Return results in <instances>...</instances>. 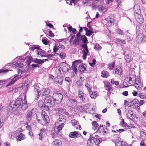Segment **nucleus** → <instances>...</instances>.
<instances>
[{
    "instance_id": "nucleus-1",
    "label": "nucleus",
    "mask_w": 146,
    "mask_h": 146,
    "mask_svg": "<svg viewBox=\"0 0 146 146\" xmlns=\"http://www.w3.org/2000/svg\"><path fill=\"white\" fill-rule=\"evenodd\" d=\"M135 80V77L132 75L128 76L125 79L123 84L125 87H128L132 85L135 82V86L138 90L141 89L143 87V84L140 79Z\"/></svg>"
},
{
    "instance_id": "nucleus-2",
    "label": "nucleus",
    "mask_w": 146,
    "mask_h": 146,
    "mask_svg": "<svg viewBox=\"0 0 146 146\" xmlns=\"http://www.w3.org/2000/svg\"><path fill=\"white\" fill-rule=\"evenodd\" d=\"M22 103V104L21 108L22 110H25L28 107L26 96H24L23 100L22 99L21 97L19 96L14 102H13L11 103L9 106L12 109L16 110L19 107Z\"/></svg>"
},
{
    "instance_id": "nucleus-3",
    "label": "nucleus",
    "mask_w": 146,
    "mask_h": 146,
    "mask_svg": "<svg viewBox=\"0 0 146 146\" xmlns=\"http://www.w3.org/2000/svg\"><path fill=\"white\" fill-rule=\"evenodd\" d=\"M27 57H25L24 56H21L16 57L15 59V60L17 61L19 60V61L17 62H14L12 63V67H15V68H22L23 66V63L21 62L24 61L25 59L27 58Z\"/></svg>"
},
{
    "instance_id": "nucleus-4",
    "label": "nucleus",
    "mask_w": 146,
    "mask_h": 146,
    "mask_svg": "<svg viewBox=\"0 0 146 146\" xmlns=\"http://www.w3.org/2000/svg\"><path fill=\"white\" fill-rule=\"evenodd\" d=\"M13 78H10L9 79H7L6 87L10 86L14 84L16 81L20 78V76L19 75H15Z\"/></svg>"
},
{
    "instance_id": "nucleus-5",
    "label": "nucleus",
    "mask_w": 146,
    "mask_h": 146,
    "mask_svg": "<svg viewBox=\"0 0 146 146\" xmlns=\"http://www.w3.org/2000/svg\"><path fill=\"white\" fill-rule=\"evenodd\" d=\"M53 102L54 104H60L62 102L63 98V96L60 93H54L53 95Z\"/></svg>"
},
{
    "instance_id": "nucleus-6",
    "label": "nucleus",
    "mask_w": 146,
    "mask_h": 146,
    "mask_svg": "<svg viewBox=\"0 0 146 146\" xmlns=\"http://www.w3.org/2000/svg\"><path fill=\"white\" fill-rule=\"evenodd\" d=\"M36 111L35 109H33L31 110L28 112L27 114L26 119L28 122H29L32 119L33 116L36 113Z\"/></svg>"
},
{
    "instance_id": "nucleus-7",
    "label": "nucleus",
    "mask_w": 146,
    "mask_h": 146,
    "mask_svg": "<svg viewBox=\"0 0 146 146\" xmlns=\"http://www.w3.org/2000/svg\"><path fill=\"white\" fill-rule=\"evenodd\" d=\"M53 97L50 96H48L46 97L44 100V104L45 105H47L51 106L53 102Z\"/></svg>"
},
{
    "instance_id": "nucleus-8",
    "label": "nucleus",
    "mask_w": 146,
    "mask_h": 146,
    "mask_svg": "<svg viewBox=\"0 0 146 146\" xmlns=\"http://www.w3.org/2000/svg\"><path fill=\"white\" fill-rule=\"evenodd\" d=\"M55 124L56 127L54 128V131L56 133L62 129L64 125L63 123H59L58 122H56Z\"/></svg>"
},
{
    "instance_id": "nucleus-9",
    "label": "nucleus",
    "mask_w": 146,
    "mask_h": 146,
    "mask_svg": "<svg viewBox=\"0 0 146 146\" xmlns=\"http://www.w3.org/2000/svg\"><path fill=\"white\" fill-rule=\"evenodd\" d=\"M60 68L63 72H66L69 70L70 67L67 63L65 62H61L60 64Z\"/></svg>"
},
{
    "instance_id": "nucleus-10",
    "label": "nucleus",
    "mask_w": 146,
    "mask_h": 146,
    "mask_svg": "<svg viewBox=\"0 0 146 146\" xmlns=\"http://www.w3.org/2000/svg\"><path fill=\"white\" fill-rule=\"evenodd\" d=\"M77 104L76 101L74 99H69L67 101V105L68 106L72 108L76 107Z\"/></svg>"
},
{
    "instance_id": "nucleus-11",
    "label": "nucleus",
    "mask_w": 146,
    "mask_h": 146,
    "mask_svg": "<svg viewBox=\"0 0 146 146\" xmlns=\"http://www.w3.org/2000/svg\"><path fill=\"white\" fill-rule=\"evenodd\" d=\"M135 16L136 21L140 24L142 23L144 21V19L142 15L140 14H135Z\"/></svg>"
},
{
    "instance_id": "nucleus-12",
    "label": "nucleus",
    "mask_w": 146,
    "mask_h": 146,
    "mask_svg": "<svg viewBox=\"0 0 146 146\" xmlns=\"http://www.w3.org/2000/svg\"><path fill=\"white\" fill-rule=\"evenodd\" d=\"M127 117V118L132 120H135L137 119V117L135 115L133 114V112L131 110H129L128 112L126 114Z\"/></svg>"
},
{
    "instance_id": "nucleus-13",
    "label": "nucleus",
    "mask_w": 146,
    "mask_h": 146,
    "mask_svg": "<svg viewBox=\"0 0 146 146\" xmlns=\"http://www.w3.org/2000/svg\"><path fill=\"white\" fill-rule=\"evenodd\" d=\"M81 60H77L74 62L72 64V68L73 71L75 72V74L77 73V66L79 63H81L82 62Z\"/></svg>"
},
{
    "instance_id": "nucleus-14",
    "label": "nucleus",
    "mask_w": 146,
    "mask_h": 146,
    "mask_svg": "<svg viewBox=\"0 0 146 146\" xmlns=\"http://www.w3.org/2000/svg\"><path fill=\"white\" fill-rule=\"evenodd\" d=\"M42 116L44 123L45 124L48 123L49 121V117L46 115L45 111H42Z\"/></svg>"
},
{
    "instance_id": "nucleus-15",
    "label": "nucleus",
    "mask_w": 146,
    "mask_h": 146,
    "mask_svg": "<svg viewBox=\"0 0 146 146\" xmlns=\"http://www.w3.org/2000/svg\"><path fill=\"white\" fill-rule=\"evenodd\" d=\"M103 4V2L102 0H95L92 3V8L93 9H95L99 6L100 5H102Z\"/></svg>"
},
{
    "instance_id": "nucleus-16",
    "label": "nucleus",
    "mask_w": 146,
    "mask_h": 146,
    "mask_svg": "<svg viewBox=\"0 0 146 146\" xmlns=\"http://www.w3.org/2000/svg\"><path fill=\"white\" fill-rule=\"evenodd\" d=\"M76 37L79 40H81L84 43H86L87 42L86 37L85 35H81L80 33H78L76 35Z\"/></svg>"
},
{
    "instance_id": "nucleus-17",
    "label": "nucleus",
    "mask_w": 146,
    "mask_h": 146,
    "mask_svg": "<svg viewBox=\"0 0 146 146\" xmlns=\"http://www.w3.org/2000/svg\"><path fill=\"white\" fill-rule=\"evenodd\" d=\"M106 23L107 25L111 27L114 24V19L110 16L108 17L106 19Z\"/></svg>"
},
{
    "instance_id": "nucleus-18",
    "label": "nucleus",
    "mask_w": 146,
    "mask_h": 146,
    "mask_svg": "<svg viewBox=\"0 0 146 146\" xmlns=\"http://www.w3.org/2000/svg\"><path fill=\"white\" fill-rule=\"evenodd\" d=\"M81 135V134L76 131L72 132L69 134V137L72 138H76L80 137Z\"/></svg>"
},
{
    "instance_id": "nucleus-19",
    "label": "nucleus",
    "mask_w": 146,
    "mask_h": 146,
    "mask_svg": "<svg viewBox=\"0 0 146 146\" xmlns=\"http://www.w3.org/2000/svg\"><path fill=\"white\" fill-rule=\"evenodd\" d=\"M34 90L35 92H37L36 94V97L35 98V99L37 100L39 97V94L40 92H39V87L38 85L37 84H35L34 86Z\"/></svg>"
},
{
    "instance_id": "nucleus-20",
    "label": "nucleus",
    "mask_w": 146,
    "mask_h": 146,
    "mask_svg": "<svg viewBox=\"0 0 146 146\" xmlns=\"http://www.w3.org/2000/svg\"><path fill=\"white\" fill-rule=\"evenodd\" d=\"M114 71L115 74L116 75L120 76L122 74V69L119 66L116 67Z\"/></svg>"
},
{
    "instance_id": "nucleus-21",
    "label": "nucleus",
    "mask_w": 146,
    "mask_h": 146,
    "mask_svg": "<svg viewBox=\"0 0 146 146\" xmlns=\"http://www.w3.org/2000/svg\"><path fill=\"white\" fill-rule=\"evenodd\" d=\"M78 93V97L80 98V100L82 102H84L86 99L83 92L81 90H79Z\"/></svg>"
},
{
    "instance_id": "nucleus-22",
    "label": "nucleus",
    "mask_w": 146,
    "mask_h": 146,
    "mask_svg": "<svg viewBox=\"0 0 146 146\" xmlns=\"http://www.w3.org/2000/svg\"><path fill=\"white\" fill-rule=\"evenodd\" d=\"M50 90L48 88H43L40 92L39 96L42 95V96L48 95L50 93Z\"/></svg>"
},
{
    "instance_id": "nucleus-23",
    "label": "nucleus",
    "mask_w": 146,
    "mask_h": 146,
    "mask_svg": "<svg viewBox=\"0 0 146 146\" xmlns=\"http://www.w3.org/2000/svg\"><path fill=\"white\" fill-rule=\"evenodd\" d=\"M29 83V80H27L24 83L22 84V89L24 91V92H26L28 88V85Z\"/></svg>"
},
{
    "instance_id": "nucleus-24",
    "label": "nucleus",
    "mask_w": 146,
    "mask_h": 146,
    "mask_svg": "<svg viewBox=\"0 0 146 146\" xmlns=\"http://www.w3.org/2000/svg\"><path fill=\"white\" fill-rule=\"evenodd\" d=\"M71 121L72 125L76 127L77 129H79L80 130L81 129V126L78 125L79 124V123L76 120L74 119H73L71 120Z\"/></svg>"
},
{
    "instance_id": "nucleus-25",
    "label": "nucleus",
    "mask_w": 146,
    "mask_h": 146,
    "mask_svg": "<svg viewBox=\"0 0 146 146\" xmlns=\"http://www.w3.org/2000/svg\"><path fill=\"white\" fill-rule=\"evenodd\" d=\"M95 139L93 137V135H91L90 138L88 139L87 143V146H93L94 144V142L93 140V139Z\"/></svg>"
},
{
    "instance_id": "nucleus-26",
    "label": "nucleus",
    "mask_w": 146,
    "mask_h": 146,
    "mask_svg": "<svg viewBox=\"0 0 146 146\" xmlns=\"http://www.w3.org/2000/svg\"><path fill=\"white\" fill-rule=\"evenodd\" d=\"M94 0H85L82 3V5L84 6H90L93 3Z\"/></svg>"
},
{
    "instance_id": "nucleus-27",
    "label": "nucleus",
    "mask_w": 146,
    "mask_h": 146,
    "mask_svg": "<svg viewBox=\"0 0 146 146\" xmlns=\"http://www.w3.org/2000/svg\"><path fill=\"white\" fill-rule=\"evenodd\" d=\"M36 53L38 55L41 56V57H44L46 52L42 50L41 49L36 50Z\"/></svg>"
},
{
    "instance_id": "nucleus-28",
    "label": "nucleus",
    "mask_w": 146,
    "mask_h": 146,
    "mask_svg": "<svg viewBox=\"0 0 146 146\" xmlns=\"http://www.w3.org/2000/svg\"><path fill=\"white\" fill-rule=\"evenodd\" d=\"M135 14H140L141 10L140 6L138 4L135 5L134 7Z\"/></svg>"
},
{
    "instance_id": "nucleus-29",
    "label": "nucleus",
    "mask_w": 146,
    "mask_h": 146,
    "mask_svg": "<svg viewBox=\"0 0 146 146\" xmlns=\"http://www.w3.org/2000/svg\"><path fill=\"white\" fill-rule=\"evenodd\" d=\"M86 65L82 64L79 66L78 70L80 73L82 74L86 71Z\"/></svg>"
},
{
    "instance_id": "nucleus-30",
    "label": "nucleus",
    "mask_w": 146,
    "mask_h": 146,
    "mask_svg": "<svg viewBox=\"0 0 146 146\" xmlns=\"http://www.w3.org/2000/svg\"><path fill=\"white\" fill-rule=\"evenodd\" d=\"M97 131L102 134H105L106 133V131L104 129L103 126L101 125L99 127Z\"/></svg>"
},
{
    "instance_id": "nucleus-31",
    "label": "nucleus",
    "mask_w": 146,
    "mask_h": 146,
    "mask_svg": "<svg viewBox=\"0 0 146 146\" xmlns=\"http://www.w3.org/2000/svg\"><path fill=\"white\" fill-rule=\"evenodd\" d=\"M143 34L140 33L136 37V40L139 43L141 42L143 40Z\"/></svg>"
},
{
    "instance_id": "nucleus-32",
    "label": "nucleus",
    "mask_w": 146,
    "mask_h": 146,
    "mask_svg": "<svg viewBox=\"0 0 146 146\" xmlns=\"http://www.w3.org/2000/svg\"><path fill=\"white\" fill-rule=\"evenodd\" d=\"M105 87L106 88L108 92H109L111 89V86L110 84L107 81L104 82Z\"/></svg>"
},
{
    "instance_id": "nucleus-33",
    "label": "nucleus",
    "mask_w": 146,
    "mask_h": 146,
    "mask_svg": "<svg viewBox=\"0 0 146 146\" xmlns=\"http://www.w3.org/2000/svg\"><path fill=\"white\" fill-rule=\"evenodd\" d=\"M54 110L56 111L57 113L59 114L64 113H65L66 111L65 109L61 108H54Z\"/></svg>"
},
{
    "instance_id": "nucleus-34",
    "label": "nucleus",
    "mask_w": 146,
    "mask_h": 146,
    "mask_svg": "<svg viewBox=\"0 0 146 146\" xmlns=\"http://www.w3.org/2000/svg\"><path fill=\"white\" fill-rule=\"evenodd\" d=\"M25 138V135L23 133H20L18 135L17 140L18 141H20L24 139Z\"/></svg>"
},
{
    "instance_id": "nucleus-35",
    "label": "nucleus",
    "mask_w": 146,
    "mask_h": 146,
    "mask_svg": "<svg viewBox=\"0 0 146 146\" xmlns=\"http://www.w3.org/2000/svg\"><path fill=\"white\" fill-rule=\"evenodd\" d=\"M40 46L38 45H31L29 48V49L31 51H34L35 49H39Z\"/></svg>"
},
{
    "instance_id": "nucleus-36",
    "label": "nucleus",
    "mask_w": 146,
    "mask_h": 146,
    "mask_svg": "<svg viewBox=\"0 0 146 146\" xmlns=\"http://www.w3.org/2000/svg\"><path fill=\"white\" fill-rule=\"evenodd\" d=\"M32 61L35 63L38 64H42L43 63V60L42 59H38L37 58H32Z\"/></svg>"
},
{
    "instance_id": "nucleus-37",
    "label": "nucleus",
    "mask_w": 146,
    "mask_h": 146,
    "mask_svg": "<svg viewBox=\"0 0 146 146\" xmlns=\"http://www.w3.org/2000/svg\"><path fill=\"white\" fill-rule=\"evenodd\" d=\"M65 117L64 116L62 115H61L60 116V117L57 120L56 122H58L59 123H64L65 121Z\"/></svg>"
},
{
    "instance_id": "nucleus-38",
    "label": "nucleus",
    "mask_w": 146,
    "mask_h": 146,
    "mask_svg": "<svg viewBox=\"0 0 146 146\" xmlns=\"http://www.w3.org/2000/svg\"><path fill=\"white\" fill-rule=\"evenodd\" d=\"M90 95L92 98L94 99H95L98 96L97 92H90Z\"/></svg>"
},
{
    "instance_id": "nucleus-39",
    "label": "nucleus",
    "mask_w": 146,
    "mask_h": 146,
    "mask_svg": "<svg viewBox=\"0 0 146 146\" xmlns=\"http://www.w3.org/2000/svg\"><path fill=\"white\" fill-rule=\"evenodd\" d=\"M61 144L60 141L58 139H56L54 140L52 143V144L54 146H59Z\"/></svg>"
},
{
    "instance_id": "nucleus-40",
    "label": "nucleus",
    "mask_w": 146,
    "mask_h": 146,
    "mask_svg": "<svg viewBox=\"0 0 146 146\" xmlns=\"http://www.w3.org/2000/svg\"><path fill=\"white\" fill-rule=\"evenodd\" d=\"M109 75L108 72L107 71H103L101 73V76L104 78H107Z\"/></svg>"
},
{
    "instance_id": "nucleus-41",
    "label": "nucleus",
    "mask_w": 146,
    "mask_h": 146,
    "mask_svg": "<svg viewBox=\"0 0 146 146\" xmlns=\"http://www.w3.org/2000/svg\"><path fill=\"white\" fill-rule=\"evenodd\" d=\"M92 124L93 127L92 129L94 130H96L99 126L98 124L95 121L92 122Z\"/></svg>"
},
{
    "instance_id": "nucleus-42",
    "label": "nucleus",
    "mask_w": 146,
    "mask_h": 146,
    "mask_svg": "<svg viewBox=\"0 0 146 146\" xmlns=\"http://www.w3.org/2000/svg\"><path fill=\"white\" fill-rule=\"evenodd\" d=\"M84 29L86 31V35L88 36H90L92 35V34L93 33V32H92V31L88 30L86 27L84 28Z\"/></svg>"
},
{
    "instance_id": "nucleus-43",
    "label": "nucleus",
    "mask_w": 146,
    "mask_h": 146,
    "mask_svg": "<svg viewBox=\"0 0 146 146\" xmlns=\"http://www.w3.org/2000/svg\"><path fill=\"white\" fill-rule=\"evenodd\" d=\"M19 130H17L16 131L12 132L11 133V137L12 139H14L17 136V133L19 132Z\"/></svg>"
},
{
    "instance_id": "nucleus-44",
    "label": "nucleus",
    "mask_w": 146,
    "mask_h": 146,
    "mask_svg": "<svg viewBox=\"0 0 146 146\" xmlns=\"http://www.w3.org/2000/svg\"><path fill=\"white\" fill-rule=\"evenodd\" d=\"M116 42L118 44L120 45L124 44L126 43L125 40H120L119 38L117 39Z\"/></svg>"
},
{
    "instance_id": "nucleus-45",
    "label": "nucleus",
    "mask_w": 146,
    "mask_h": 146,
    "mask_svg": "<svg viewBox=\"0 0 146 146\" xmlns=\"http://www.w3.org/2000/svg\"><path fill=\"white\" fill-rule=\"evenodd\" d=\"M99 11L101 12H105L107 11V7L106 6H101L99 8Z\"/></svg>"
},
{
    "instance_id": "nucleus-46",
    "label": "nucleus",
    "mask_w": 146,
    "mask_h": 146,
    "mask_svg": "<svg viewBox=\"0 0 146 146\" xmlns=\"http://www.w3.org/2000/svg\"><path fill=\"white\" fill-rule=\"evenodd\" d=\"M120 125L123 127L126 128V127L127 126V124L126 123L124 122L123 119H122L121 120L120 123Z\"/></svg>"
},
{
    "instance_id": "nucleus-47",
    "label": "nucleus",
    "mask_w": 146,
    "mask_h": 146,
    "mask_svg": "<svg viewBox=\"0 0 146 146\" xmlns=\"http://www.w3.org/2000/svg\"><path fill=\"white\" fill-rule=\"evenodd\" d=\"M46 130L43 129H41L40 131L41 132L39 134V139H42L43 138V133Z\"/></svg>"
},
{
    "instance_id": "nucleus-48",
    "label": "nucleus",
    "mask_w": 146,
    "mask_h": 146,
    "mask_svg": "<svg viewBox=\"0 0 146 146\" xmlns=\"http://www.w3.org/2000/svg\"><path fill=\"white\" fill-rule=\"evenodd\" d=\"M102 47L98 44H96L94 47V49L96 50H99L101 49Z\"/></svg>"
},
{
    "instance_id": "nucleus-49",
    "label": "nucleus",
    "mask_w": 146,
    "mask_h": 146,
    "mask_svg": "<svg viewBox=\"0 0 146 146\" xmlns=\"http://www.w3.org/2000/svg\"><path fill=\"white\" fill-rule=\"evenodd\" d=\"M59 48L60 47L59 46H57V45L55 44L53 48V52L54 53H56V52L59 49Z\"/></svg>"
},
{
    "instance_id": "nucleus-50",
    "label": "nucleus",
    "mask_w": 146,
    "mask_h": 146,
    "mask_svg": "<svg viewBox=\"0 0 146 146\" xmlns=\"http://www.w3.org/2000/svg\"><path fill=\"white\" fill-rule=\"evenodd\" d=\"M125 59L127 62H130L131 60V57L128 54H127L125 57Z\"/></svg>"
},
{
    "instance_id": "nucleus-51",
    "label": "nucleus",
    "mask_w": 146,
    "mask_h": 146,
    "mask_svg": "<svg viewBox=\"0 0 146 146\" xmlns=\"http://www.w3.org/2000/svg\"><path fill=\"white\" fill-rule=\"evenodd\" d=\"M11 70H9L8 69L4 70L3 69H1L0 70V73L2 74H5L7 72L9 71H11Z\"/></svg>"
},
{
    "instance_id": "nucleus-52",
    "label": "nucleus",
    "mask_w": 146,
    "mask_h": 146,
    "mask_svg": "<svg viewBox=\"0 0 146 146\" xmlns=\"http://www.w3.org/2000/svg\"><path fill=\"white\" fill-rule=\"evenodd\" d=\"M140 136L143 139L146 138V134L143 131H141L140 132Z\"/></svg>"
},
{
    "instance_id": "nucleus-53",
    "label": "nucleus",
    "mask_w": 146,
    "mask_h": 146,
    "mask_svg": "<svg viewBox=\"0 0 146 146\" xmlns=\"http://www.w3.org/2000/svg\"><path fill=\"white\" fill-rule=\"evenodd\" d=\"M93 137L95 139H93V140L94 142V144L96 145H97L100 142V141L99 139H98L97 138H96L94 136H93Z\"/></svg>"
},
{
    "instance_id": "nucleus-54",
    "label": "nucleus",
    "mask_w": 146,
    "mask_h": 146,
    "mask_svg": "<svg viewBox=\"0 0 146 146\" xmlns=\"http://www.w3.org/2000/svg\"><path fill=\"white\" fill-rule=\"evenodd\" d=\"M139 102L138 100L136 99H134L132 101H131V104L134 105L136 103H137Z\"/></svg>"
},
{
    "instance_id": "nucleus-55",
    "label": "nucleus",
    "mask_w": 146,
    "mask_h": 146,
    "mask_svg": "<svg viewBox=\"0 0 146 146\" xmlns=\"http://www.w3.org/2000/svg\"><path fill=\"white\" fill-rule=\"evenodd\" d=\"M139 96L141 99H144L146 97V96L144 93H141L139 94Z\"/></svg>"
},
{
    "instance_id": "nucleus-56",
    "label": "nucleus",
    "mask_w": 146,
    "mask_h": 146,
    "mask_svg": "<svg viewBox=\"0 0 146 146\" xmlns=\"http://www.w3.org/2000/svg\"><path fill=\"white\" fill-rule=\"evenodd\" d=\"M115 65V64L114 62H113L112 64H109V66L110 68H109V69L112 70L113 68Z\"/></svg>"
},
{
    "instance_id": "nucleus-57",
    "label": "nucleus",
    "mask_w": 146,
    "mask_h": 146,
    "mask_svg": "<svg viewBox=\"0 0 146 146\" xmlns=\"http://www.w3.org/2000/svg\"><path fill=\"white\" fill-rule=\"evenodd\" d=\"M60 56L61 58L64 59L66 57V54L64 53L61 52L60 54Z\"/></svg>"
},
{
    "instance_id": "nucleus-58",
    "label": "nucleus",
    "mask_w": 146,
    "mask_h": 146,
    "mask_svg": "<svg viewBox=\"0 0 146 146\" xmlns=\"http://www.w3.org/2000/svg\"><path fill=\"white\" fill-rule=\"evenodd\" d=\"M121 145L120 146H118L117 145V144H116V146H125L127 145V143L125 142H123V141H121V142L120 143Z\"/></svg>"
},
{
    "instance_id": "nucleus-59",
    "label": "nucleus",
    "mask_w": 146,
    "mask_h": 146,
    "mask_svg": "<svg viewBox=\"0 0 146 146\" xmlns=\"http://www.w3.org/2000/svg\"><path fill=\"white\" fill-rule=\"evenodd\" d=\"M45 56H44V57L48 58H51V57H52L53 56V55L52 54H46V52H45Z\"/></svg>"
},
{
    "instance_id": "nucleus-60",
    "label": "nucleus",
    "mask_w": 146,
    "mask_h": 146,
    "mask_svg": "<svg viewBox=\"0 0 146 146\" xmlns=\"http://www.w3.org/2000/svg\"><path fill=\"white\" fill-rule=\"evenodd\" d=\"M91 23V22H88L87 24V27L90 29V30L93 31V29L92 27L90 25V24Z\"/></svg>"
},
{
    "instance_id": "nucleus-61",
    "label": "nucleus",
    "mask_w": 146,
    "mask_h": 146,
    "mask_svg": "<svg viewBox=\"0 0 146 146\" xmlns=\"http://www.w3.org/2000/svg\"><path fill=\"white\" fill-rule=\"evenodd\" d=\"M117 32L120 35H123V32L119 29H117Z\"/></svg>"
},
{
    "instance_id": "nucleus-62",
    "label": "nucleus",
    "mask_w": 146,
    "mask_h": 146,
    "mask_svg": "<svg viewBox=\"0 0 146 146\" xmlns=\"http://www.w3.org/2000/svg\"><path fill=\"white\" fill-rule=\"evenodd\" d=\"M65 81H67L68 82H72L71 80L70 79L69 77H66L65 79Z\"/></svg>"
},
{
    "instance_id": "nucleus-63",
    "label": "nucleus",
    "mask_w": 146,
    "mask_h": 146,
    "mask_svg": "<svg viewBox=\"0 0 146 146\" xmlns=\"http://www.w3.org/2000/svg\"><path fill=\"white\" fill-rule=\"evenodd\" d=\"M85 86L87 88L88 91H90V85L89 84L87 83L85 84Z\"/></svg>"
},
{
    "instance_id": "nucleus-64",
    "label": "nucleus",
    "mask_w": 146,
    "mask_h": 146,
    "mask_svg": "<svg viewBox=\"0 0 146 146\" xmlns=\"http://www.w3.org/2000/svg\"><path fill=\"white\" fill-rule=\"evenodd\" d=\"M140 145L141 146H146V144H145L143 140H142L141 142Z\"/></svg>"
}]
</instances>
